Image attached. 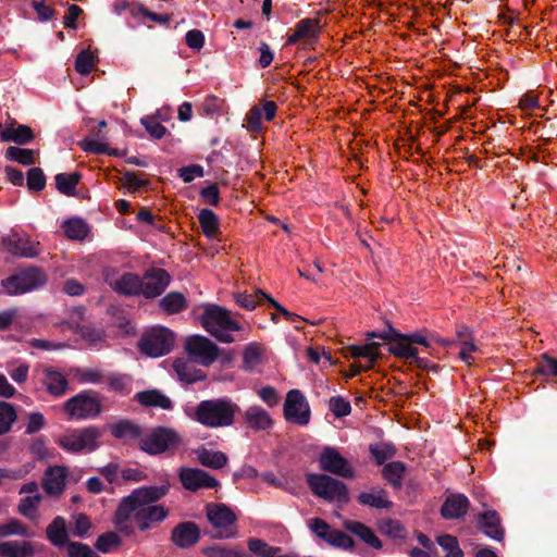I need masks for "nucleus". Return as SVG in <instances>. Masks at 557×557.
I'll use <instances>...</instances> for the list:
<instances>
[{
  "label": "nucleus",
  "instance_id": "1",
  "mask_svg": "<svg viewBox=\"0 0 557 557\" xmlns=\"http://www.w3.org/2000/svg\"><path fill=\"white\" fill-rule=\"evenodd\" d=\"M170 491L169 484L150 485L135 488L120 502L113 523L116 530L125 536L134 533L133 523L139 531L145 532L163 522L169 516V509L156 504Z\"/></svg>",
  "mask_w": 557,
  "mask_h": 557
},
{
  "label": "nucleus",
  "instance_id": "2",
  "mask_svg": "<svg viewBox=\"0 0 557 557\" xmlns=\"http://www.w3.org/2000/svg\"><path fill=\"white\" fill-rule=\"evenodd\" d=\"M203 311L199 315L201 326L214 338L224 344L235 342L234 332H239L242 325L231 312L215 304L203 305Z\"/></svg>",
  "mask_w": 557,
  "mask_h": 557
},
{
  "label": "nucleus",
  "instance_id": "3",
  "mask_svg": "<svg viewBox=\"0 0 557 557\" xmlns=\"http://www.w3.org/2000/svg\"><path fill=\"white\" fill-rule=\"evenodd\" d=\"M238 411V405L231 399L214 398L201 400L195 407L193 418L203 426L218 429L232 425Z\"/></svg>",
  "mask_w": 557,
  "mask_h": 557
},
{
  "label": "nucleus",
  "instance_id": "4",
  "mask_svg": "<svg viewBox=\"0 0 557 557\" xmlns=\"http://www.w3.org/2000/svg\"><path fill=\"white\" fill-rule=\"evenodd\" d=\"M307 484L314 496L327 503L346 504L349 500L347 485L325 473H308Z\"/></svg>",
  "mask_w": 557,
  "mask_h": 557
},
{
  "label": "nucleus",
  "instance_id": "5",
  "mask_svg": "<svg viewBox=\"0 0 557 557\" xmlns=\"http://www.w3.org/2000/svg\"><path fill=\"white\" fill-rule=\"evenodd\" d=\"M174 333L164 326H153L146 331L138 343L141 354L158 358L168 355L174 347Z\"/></svg>",
  "mask_w": 557,
  "mask_h": 557
},
{
  "label": "nucleus",
  "instance_id": "6",
  "mask_svg": "<svg viewBox=\"0 0 557 557\" xmlns=\"http://www.w3.org/2000/svg\"><path fill=\"white\" fill-rule=\"evenodd\" d=\"M46 282L47 277L44 271L37 268H28L2 280L1 287L5 294L13 296L37 289Z\"/></svg>",
  "mask_w": 557,
  "mask_h": 557
},
{
  "label": "nucleus",
  "instance_id": "7",
  "mask_svg": "<svg viewBox=\"0 0 557 557\" xmlns=\"http://www.w3.org/2000/svg\"><path fill=\"white\" fill-rule=\"evenodd\" d=\"M206 513L213 529L215 539H233L237 535V517L231 508L224 504H208Z\"/></svg>",
  "mask_w": 557,
  "mask_h": 557
},
{
  "label": "nucleus",
  "instance_id": "8",
  "mask_svg": "<svg viewBox=\"0 0 557 557\" xmlns=\"http://www.w3.org/2000/svg\"><path fill=\"white\" fill-rule=\"evenodd\" d=\"M181 444L180 434L170 428L158 426L140 438V449L149 455L176 449Z\"/></svg>",
  "mask_w": 557,
  "mask_h": 557
},
{
  "label": "nucleus",
  "instance_id": "9",
  "mask_svg": "<svg viewBox=\"0 0 557 557\" xmlns=\"http://www.w3.org/2000/svg\"><path fill=\"white\" fill-rule=\"evenodd\" d=\"M100 431L95 426L74 430L63 434L57 444L69 453L94 451L99 446Z\"/></svg>",
  "mask_w": 557,
  "mask_h": 557
},
{
  "label": "nucleus",
  "instance_id": "10",
  "mask_svg": "<svg viewBox=\"0 0 557 557\" xmlns=\"http://www.w3.org/2000/svg\"><path fill=\"white\" fill-rule=\"evenodd\" d=\"M319 467L322 471L334 475L352 480L356 478V471L350 462L341 455L339 450L333 446L323 447L319 458Z\"/></svg>",
  "mask_w": 557,
  "mask_h": 557
},
{
  "label": "nucleus",
  "instance_id": "11",
  "mask_svg": "<svg viewBox=\"0 0 557 557\" xmlns=\"http://www.w3.org/2000/svg\"><path fill=\"white\" fill-rule=\"evenodd\" d=\"M64 411L70 419H92L101 412V404L96 396L82 392L64 403Z\"/></svg>",
  "mask_w": 557,
  "mask_h": 557
},
{
  "label": "nucleus",
  "instance_id": "12",
  "mask_svg": "<svg viewBox=\"0 0 557 557\" xmlns=\"http://www.w3.org/2000/svg\"><path fill=\"white\" fill-rule=\"evenodd\" d=\"M185 350L193 361L203 367L211 366L219 355V347L202 335L189 336L185 342Z\"/></svg>",
  "mask_w": 557,
  "mask_h": 557
},
{
  "label": "nucleus",
  "instance_id": "13",
  "mask_svg": "<svg viewBox=\"0 0 557 557\" xmlns=\"http://www.w3.org/2000/svg\"><path fill=\"white\" fill-rule=\"evenodd\" d=\"M284 417L294 424L305 426L310 422L311 411L305 395L299 389H290L284 403Z\"/></svg>",
  "mask_w": 557,
  "mask_h": 557
},
{
  "label": "nucleus",
  "instance_id": "14",
  "mask_svg": "<svg viewBox=\"0 0 557 557\" xmlns=\"http://www.w3.org/2000/svg\"><path fill=\"white\" fill-rule=\"evenodd\" d=\"M178 479L183 487L190 492H197L203 488H215L220 484L214 476L198 468H181Z\"/></svg>",
  "mask_w": 557,
  "mask_h": 557
},
{
  "label": "nucleus",
  "instance_id": "15",
  "mask_svg": "<svg viewBox=\"0 0 557 557\" xmlns=\"http://www.w3.org/2000/svg\"><path fill=\"white\" fill-rule=\"evenodd\" d=\"M321 33V25L318 18H302L296 23L293 33L288 35L286 45L293 46L299 42L304 44V48L312 46L319 39Z\"/></svg>",
  "mask_w": 557,
  "mask_h": 557
},
{
  "label": "nucleus",
  "instance_id": "16",
  "mask_svg": "<svg viewBox=\"0 0 557 557\" xmlns=\"http://www.w3.org/2000/svg\"><path fill=\"white\" fill-rule=\"evenodd\" d=\"M35 374L50 395L60 397L65 394L69 381L62 371L52 367L41 366L35 369Z\"/></svg>",
  "mask_w": 557,
  "mask_h": 557
},
{
  "label": "nucleus",
  "instance_id": "17",
  "mask_svg": "<svg viewBox=\"0 0 557 557\" xmlns=\"http://www.w3.org/2000/svg\"><path fill=\"white\" fill-rule=\"evenodd\" d=\"M103 276L106 283L119 294L126 296L141 295L143 284L140 283V276L137 274L124 273L116 278L113 270H106Z\"/></svg>",
  "mask_w": 557,
  "mask_h": 557
},
{
  "label": "nucleus",
  "instance_id": "18",
  "mask_svg": "<svg viewBox=\"0 0 557 557\" xmlns=\"http://www.w3.org/2000/svg\"><path fill=\"white\" fill-rule=\"evenodd\" d=\"M141 295L146 298H156L160 296L170 284V275L163 269L153 268L148 270L140 277Z\"/></svg>",
  "mask_w": 557,
  "mask_h": 557
},
{
  "label": "nucleus",
  "instance_id": "19",
  "mask_svg": "<svg viewBox=\"0 0 557 557\" xmlns=\"http://www.w3.org/2000/svg\"><path fill=\"white\" fill-rule=\"evenodd\" d=\"M3 245L8 252L22 258H34L39 253L38 243L16 233L4 237Z\"/></svg>",
  "mask_w": 557,
  "mask_h": 557
},
{
  "label": "nucleus",
  "instance_id": "20",
  "mask_svg": "<svg viewBox=\"0 0 557 557\" xmlns=\"http://www.w3.org/2000/svg\"><path fill=\"white\" fill-rule=\"evenodd\" d=\"M347 352L351 358H363L364 362H358L351 366L352 374H358L361 371L372 369L373 364L379 358V348L374 343L366 345H352L347 348Z\"/></svg>",
  "mask_w": 557,
  "mask_h": 557
},
{
  "label": "nucleus",
  "instance_id": "21",
  "mask_svg": "<svg viewBox=\"0 0 557 557\" xmlns=\"http://www.w3.org/2000/svg\"><path fill=\"white\" fill-rule=\"evenodd\" d=\"M69 470L64 466H50L46 469L42 487L50 496H59L65 488Z\"/></svg>",
  "mask_w": 557,
  "mask_h": 557
},
{
  "label": "nucleus",
  "instance_id": "22",
  "mask_svg": "<svg viewBox=\"0 0 557 557\" xmlns=\"http://www.w3.org/2000/svg\"><path fill=\"white\" fill-rule=\"evenodd\" d=\"M200 539V530L195 522H181L171 532V540L180 548H189Z\"/></svg>",
  "mask_w": 557,
  "mask_h": 557
},
{
  "label": "nucleus",
  "instance_id": "23",
  "mask_svg": "<svg viewBox=\"0 0 557 557\" xmlns=\"http://www.w3.org/2000/svg\"><path fill=\"white\" fill-rule=\"evenodd\" d=\"M479 529L487 537L502 542L505 537V531L502 525V520L497 511L485 510L478 517Z\"/></svg>",
  "mask_w": 557,
  "mask_h": 557
},
{
  "label": "nucleus",
  "instance_id": "24",
  "mask_svg": "<svg viewBox=\"0 0 557 557\" xmlns=\"http://www.w3.org/2000/svg\"><path fill=\"white\" fill-rule=\"evenodd\" d=\"M195 361L177 358L172 363L173 372L177 379L186 384H193L205 380V373L197 369L194 364Z\"/></svg>",
  "mask_w": 557,
  "mask_h": 557
},
{
  "label": "nucleus",
  "instance_id": "25",
  "mask_svg": "<svg viewBox=\"0 0 557 557\" xmlns=\"http://www.w3.org/2000/svg\"><path fill=\"white\" fill-rule=\"evenodd\" d=\"M469 508V499L462 494H451L447 496L441 507V515L445 519H460Z\"/></svg>",
  "mask_w": 557,
  "mask_h": 557
},
{
  "label": "nucleus",
  "instance_id": "26",
  "mask_svg": "<svg viewBox=\"0 0 557 557\" xmlns=\"http://www.w3.org/2000/svg\"><path fill=\"white\" fill-rule=\"evenodd\" d=\"M109 431L111 435L121 441L139 440L143 437V430L139 424L128 419L119 420L110 424Z\"/></svg>",
  "mask_w": 557,
  "mask_h": 557
},
{
  "label": "nucleus",
  "instance_id": "27",
  "mask_svg": "<svg viewBox=\"0 0 557 557\" xmlns=\"http://www.w3.org/2000/svg\"><path fill=\"white\" fill-rule=\"evenodd\" d=\"M245 422L253 431H267L273 425L269 412L260 406H250L245 411Z\"/></svg>",
  "mask_w": 557,
  "mask_h": 557
},
{
  "label": "nucleus",
  "instance_id": "28",
  "mask_svg": "<svg viewBox=\"0 0 557 557\" xmlns=\"http://www.w3.org/2000/svg\"><path fill=\"white\" fill-rule=\"evenodd\" d=\"M0 138L4 143L12 141L17 145H25L33 140L34 133L27 125L14 126L13 124H10L5 127H2L0 124Z\"/></svg>",
  "mask_w": 557,
  "mask_h": 557
},
{
  "label": "nucleus",
  "instance_id": "29",
  "mask_svg": "<svg viewBox=\"0 0 557 557\" xmlns=\"http://www.w3.org/2000/svg\"><path fill=\"white\" fill-rule=\"evenodd\" d=\"M357 500L360 505L375 509H389L393 506L387 492L381 487H373L370 491L360 493Z\"/></svg>",
  "mask_w": 557,
  "mask_h": 557
},
{
  "label": "nucleus",
  "instance_id": "30",
  "mask_svg": "<svg viewBox=\"0 0 557 557\" xmlns=\"http://www.w3.org/2000/svg\"><path fill=\"white\" fill-rule=\"evenodd\" d=\"M388 347V351L395 357L409 360L420 368H426V359L418 357V349L404 339H398Z\"/></svg>",
  "mask_w": 557,
  "mask_h": 557
},
{
  "label": "nucleus",
  "instance_id": "31",
  "mask_svg": "<svg viewBox=\"0 0 557 557\" xmlns=\"http://www.w3.org/2000/svg\"><path fill=\"white\" fill-rule=\"evenodd\" d=\"M35 548L27 541L0 542V557H34Z\"/></svg>",
  "mask_w": 557,
  "mask_h": 557
},
{
  "label": "nucleus",
  "instance_id": "32",
  "mask_svg": "<svg viewBox=\"0 0 557 557\" xmlns=\"http://www.w3.org/2000/svg\"><path fill=\"white\" fill-rule=\"evenodd\" d=\"M344 528L348 532L358 536L361 541H363L370 547L375 548V549H380L382 547V543H381L380 539L376 536L374 531L372 529H370L369 527H367L366 524L358 522V521L347 520L344 522Z\"/></svg>",
  "mask_w": 557,
  "mask_h": 557
},
{
  "label": "nucleus",
  "instance_id": "33",
  "mask_svg": "<svg viewBox=\"0 0 557 557\" xmlns=\"http://www.w3.org/2000/svg\"><path fill=\"white\" fill-rule=\"evenodd\" d=\"M47 539L57 547L67 545V531L65 519L55 517L46 530Z\"/></svg>",
  "mask_w": 557,
  "mask_h": 557
},
{
  "label": "nucleus",
  "instance_id": "34",
  "mask_svg": "<svg viewBox=\"0 0 557 557\" xmlns=\"http://www.w3.org/2000/svg\"><path fill=\"white\" fill-rule=\"evenodd\" d=\"M136 399L145 407H159L161 409L172 408V400L157 389L139 392L136 394Z\"/></svg>",
  "mask_w": 557,
  "mask_h": 557
},
{
  "label": "nucleus",
  "instance_id": "35",
  "mask_svg": "<svg viewBox=\"0 0 557 557\" xmlns=\"http://www.w3.org/2000/svg\"><path fill=\"white\" fill-rule=\"evenodd\" d=\"M198 221L206 237L213 238L220 234L219 218L211 209H201Z\"/></svg>",
  "mask_w": 557,
  "mask_h": 557
},
{
  "label": "nucleus",
  "instance_id": "36",
  "mask_svg": "<svg viewBox=\"0 0 557 557\" xmlns=\"http://www.w3.org/2000/svg\"><path fill=\"white\" fill-rule=\"evenodd\" d=\"M198 461L211 469H221L227 463V456L219 450L201 448L197 451Z\"/></svg>",
  "mask_w": 557,
  "mask_h": 557
},
{
  "label": "nucleus",
  "instance_id": "37",
  "mask_svg": "<svg viewBox=\"0 0 557 557\" xmlns=\"http://www.w3.org/2000/svg\"><path fill=\"white\" fill-rule=\"evenodd\" d=\"M406 467L401 461H392L384 465L382 469L383 478L395 488H400L405 475Z\"/></svg>",
  "mask_w": 557,
  "mask_h": 557
},
{
  "label": "nucleus",
  "instance_id": "38",
  "mask_svg": "<svg viewBox=\"0 0 557 557\" xmlns=\"http://www.w3.org/2000/svg\"><path fill=\"white\" fill-rule=\"evenodd\" d=\"M57 189L65 196H74L76 187L81 181V174L74 173H59L54 177Z\"/></svg>",
  "mask_w": 557,
  "mask_h": 557
},
{
  "label": "nucleus",
  "instance_id": "39",
  "mask_svg": "<svg viewBox=\"0 0 557 557\" xmlns=\"http://www.w3.org/2000/svg\"><path fill=\"white\" fill-rule=\"evenodd\" d=\"M249 552L256 557H280L281 548L271 546L260 539L251 537L247 541Z\"/></svg>",
  "mask_w": 557,
  "mask_h": 557
},
{
  "label": "nucleus",
  "instance_id": "40",
  "mask_svg": "<svg viewBox=\"0 0 557 557\" xmlns=\"http://www.w3.org/2000/svg\"><path fill=\"white\" fill-rule=\"evenodd\" d=\"M160 307L168 314L178 313L186 308V298L181 293L171 292L160 300Z\"/></svg>",
  "mask_w": 557,
  "mask_h": 557
},
{
  "label": "nucleus",
  "instance_id": "41",
  "mask_svg": "<svg viewBox=\"0 0 557 557\" xmlns=\"http://www.w3.org/2000/svg\"><path fill=\"white\" fill-rule=\"evenodd\" d=\"M108 387L112 392L128 395L133 389V377L129 374L112 373L108 376Z\"/></svg>",
  "mask_w": 557,
  "mask_h": 557
},
{
  "label": "nucleus",
  "instance_id": "42",
  "mask_svg": "<svg viewBox=\"0 0 557 557\" xmlns=\"http://www.w3.org/2000/svg\"><path fill=\"white\" fill-rule=\"evenodd\" d=\"M202 553L207 557H251V555L239 547H226L220 544L205 547Z\"/></svg>",
  "mask_w": 557,
  "mask_h": 557
},
{
  "label": "nucleus",
  "instance_id": "43",
  "mask_svg": "<svg viewBox=\"0 0 557 557\" xmlns=\"http://www.w3.org/2000/svg\"><path fill=\"white\" fill-rule=\"evenodd\" d=\"M63 231L67 238L82 240L87 236L89 228L82 219L73 218L64 222Z\"/></svg>",
  "mask_w": 557,
  "mask_h": 557
},
{
  "label": "nucleus",
  "instance_id": "44",
  "mask_svg": "<svg viewBox=\"0 0 557 557\" xmlns=\"http://www.w3.org/2000/svg\"><path fill=\"white\" fill-rule=\"evenodd\" d=\"M5 159L22 165H30L35 162V152L32 149L10 146L5 150Z\"/></svg>",
  "mask_w": 557,
  "mask_h": 557
},
{
  "label": "nucleus",
  "instance_id": "45",
  "mask_svg": "<svg viewBox=\"0 0 557 557\" xmlns=\"http://www.w3.org/2000/svg\"><path fill=\"white\" fill-rule=\"evenodd\" d=\"M369 451L379 466L384 465L386 460L391 459L396 454V449L393 444L382 442L371 444Z\"/></svg>",
  "mask_w": 557,
  "mask_h": 557
},
{
  "label": "nucleus",
  "instance_id": "46",
  "mask_svg": "<svg viewBox=\"0 0 557 557\" xmlns=\"http://www.w3.org/2000/svg\"><path fill=\"white\" fill-rule=\"evenodd\" d=\"M262 361V351L255 345L249 344L243 352V368L245 371H253Z\"/></svg>",
  "mask_w": 557,
  "mask_h": 557
},
{
  "label": "nucleus",
  "instance_id": "47",
  "mask_svg": "<svg viewBox=\"0 0 557 557\" xmlns=\"http://www.w3.org/2000/svg\"><path fill=\"white\" fill-rule=\"evenodd\" d=\"M121 537L115 532H107L98 536L95 547L102 554H108L121 545Z\"/></svg>",
  "mask_w": 557,
  "mask_h": 557
},
{
  "label": "nucleus",
  "instance_id": "48",
  "mask_svg": "<svg viewBox=\"0 0 557 557\" xmlns=\"http://www.w3.org/2000/svg\"><path fill=\"white\" fill-rule=\"evenodd\" d=\"M106 137L98 133L96 137H86L79 143V147L86 151L91 153H108L109 147L104 143Z\"/></svg>",
  "mask_w": 557,
  "mask_h": 557
},
{
  "label": "nucleus",
  "instance_id": "49",
  "mask_svg": "<svg viewBox=\"0 0 557 557\" xmlns=\"http://www.w3.org/2000/svg\"><path fill=\"white\" fill-rule=\"evenodd\" d=\"M16 420L14 407L4 401H0V435L8 433Z\"/></svg>",
  "mask_w": 557,
  "mask_h": 557
},
{
  "label": "nucleus",
  "instance_id": "50",
  "mask_svg": "<svg viewBox=\"0 0 557 557\" xmlns=\"http://www.w3.org/2000/svg\"><path fill=\"white\" fill-rule=\"evenodd\" d=\"M12 535L29 536L28 528L17 519H9L4 523H0V537Z\"/></svg>",
  "mask_w": 557,
  "mask_h": 557
},
{
  "label": "nucleus",
  "instance_id": "51",
  "mask_svg": "<svg viewBox=\"0 0 557 557\" xmlns=\"http://www.w3.org/2000/svg\"><path fill=\"white\" fill-rule=\"evenodd\" d=\"M40 502V494L23 497L18 504V512L28 519H34L37 516V508Z\"/></svg>",
  "mask_w": 557,
  "mask_h": 557
},
{
  "label": "nucleus",
  "instance_id": "52",
  "mask_svg": "<svg viewBox=\"0 0 557 557\" xmlns=\"http://www.w3.org/2000/svg\"><path fill=\"white\" fill-rule=\"evenodd\" d=\"M26 185L30 191H41L46 186V176L40 168H32L26 174Z\"/></svg>",
  "mask_w": 557,
  "mask_h": 557
},
{
  "label": "nucleus",
  "instance_id": "53",
  "mask_svg": "<svg viewBox=\"0 0 557 557\" xmlns=\"http://www.w3.org/2000/svg\"><path fill=\"white\" fill-rule=\"evenodd\" d=\"M95 66V58L90 50L81 51L75 60V71L81 75H88Z\"/></svg>",
  "mask_w": 557,
  "mask_h": 557
},
{
  "label": "nucleus",
  "instance_id": "54",
  "mask_svg": "<svg viewBox=\"0 0 557 557\" xmlns=\"http://www.w3.org/2000/svg\"><path fill=\"white\" fill-rule=\"evenodd\" d=\"M329 408L336 418H344L350 414L351 405L343 396H333L329 400Z\"/></svg>",
  "mask_w": 557,
  "mask_h": 557
},
{
  "label": "nucleus",
  "instance_id": "55",
  "mask_svg": "<svg viewBox=\"0 0 557 557\" xmlns=\"http://www.w3.org/2000/svg\"><path fill=\"white\" fill-rule=\"evenodd\" d=\"M438 545L446 552V557H462L463 553L459 547L458 541L453 535H442L437 537Z\"/></svg>",
  "mask_w": 557,
  "mask_h": 557
},
{
  "label": "nucleus",
  "instance_id": "56",
  "mask_svg": "<svg viewBox=\"0 0 557 557\" xmlns=\"http://www.w3.org/2000/svg\"><path fill=\"white\" fill-rule=\"evenodd\" d=\"M224 106V100L216 96H208L200 106V112L206 116L218 115Z\"/></svg>",
  "mask_w": 557,
  "mask_h": 557
},
{
  "label": "nucleus",
  "instance_id": "57",
  "mask_svg": "<svg viewBox=\"0 0 557 557\" xmlns=\"http://www.w3.org/2000/svg\"><path fill=\"white\" fill-rule=\"evenodd\" d=\"M141 125L145 127L147 133L154 139H161L164 137L166 133L165 126H163L156 117L153 116H144L140 120Z\"/></svg>",
  "mask_w": 557,
  "mask_h": 557
},
{
  "label": "nucleus",
  "instance_id": "58",
  "mask_svg": "<svg viewBox=\"0 0 557 557\" xmlns=\"http://www.w3.org/2000/svg\"><path fill=\"white\" fill-rule=\"evenodd\" d=\"M268 295H265L263 292L259 290L255 295L246 294V293H238L235 296L236 304L240 306L242 308L246 310H253L258 304V301L262 300L263 298L267 299Z\"/></svg>",
  "mask_w": 557,
  "mask_h": 557
},
{
  "label": "nucleus",
  "instance_id": "59",
  "mask_svg": "<svg viewBox=\"0 0 557 557\" xmlns=\"http://www.w3.org/2000/svg\"><path fill=\"white\" fill-rule=\"evenodd\" d=\"M536 372L545 376L557 377V359L547 354L542 355L536 366Z\"/></svg>",
  "mask_w": 557,
  "mask_h": 557
},
{
  "label": "nucleus",
  "instance_id": "60",
  "mask_svg": "<svg viewBox=\"0 0 557 557\" xmlns=\"http://www.w3.org/2000/svg\"><path fill=\"white\" fill-rule=\"evenodd\" d=\"M29 451L33 455V457L38 460H44L52 457V453L47 447V441L42 436L35 438L30 443Z\"/></svg>",
  "mask_w": 557,
  "mask_h": 557
},
{
  "label": "nucleus",
  "instance_id": "61",
  "mask_svg": "<svg viewBox=\"0 0 557 557\" xmlns=\"http://www.w3.org/2000/svg\"><path fill=\"white\" fill-rule=\"evenodd\" d=\"M459 347V358L466 364L471 366L475 362V354L479 351L473 341L462 342Z\"/></svg>",
  "mask_w": 557,
  "mask_h": 557
},
{
  "label": "nucleus",
  "instance_id": "62",
  "mask_svg": "<svg viewBox=\"0 0 557 557\" xmlns=\"http://www.w3.org/2000/svg\"><path fill=\"white\" fill-rule=\"evenodd\" d=\"M246 126L249 132L258 133L262 129V110L260 107H252L246 115Z\"/></svg>",
  "mask_w": 557,
  "mask_h": 557
},
{
  "label": "nucleus",
  "instance_id": "63",
  "mask_svg": "<svg viewBox=\"0 0 557 557\" xmlns=\"http://www.w3.org/2000/svg\"><path fill=\"white\" fill-rule=\"evenodd\" d=\"M91 529V521L86 513H77L74 517L73 534L78 537H86Z\"/></svg>",
  "mask_w": 557,
  "mask_h": 557
},
{
  "label": "nucleus",
  "instance_id": "64",
  "mask_svg": "<svg viewBox=\"0 0 557 557\" xmlns=\"http://www.w3.org/2000/svg\"><path fill=\"white\" fill-rule=\"evenodd\" d=\"M69 557H99L88 545L81 542L67 543Z\"/></svg>",
  "mask_w": 557,
  "mask_h": 557
}]
</instances>
